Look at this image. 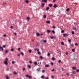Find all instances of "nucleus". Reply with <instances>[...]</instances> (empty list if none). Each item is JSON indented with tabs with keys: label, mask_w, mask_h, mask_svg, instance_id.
I'll return each instance as SVG.
<instances>
[{
	"label": "nucleus",
	"mask_w": 79,
	"mask_h": 79,
	"mask_svg": "<svg viewBox=\"0 0 79 79\" xmlns=\"http://www.w3.org/2000/svg\"><path fill=\"white\" fill-rule=\"evenodd\" d=\"M45 67H48L50 66V65L48 64H46L45 65Z\"/></svg>",
	"instance_id": "20"
},
{
	"label": "nucleus",
	"mask_w": 79,
	"mask_h": 79,
	"mask_svg": "<svg viewBox=\"0 0 79 79\" xmlns=\"http://www.w3.org/2000/svg\"><path fill=\"white\" fill-rule=\"evenodd\" d=\"M42 72L43 73H45V70H42Z\"/></svg>",
	"instance_id": "24"
},
{
	"label": "nucleus",
	"mask_w": 79,
	"mask_h": 79,
	"mask_svg": "<svg viewBox=\"0 0 79 79\" xmlns=\"http://www.w3.org/2000/svg\"><path fill=\"white\" fill-rule=\"evenodd\" d=\"M61 45H64V42H61Z\"/></svg>",
	"instance_id": "35"
},
{
	"label": "nucleus",
	"mask_w": 79,
	"mask_h": 79,
	"mask_svg": "<svg viewBox=\"0 0 79 79\" xmlns=\"http://www.w3.org/2000/svg\"><path fill=\"white\" fill-rule=\"evenodd\" d=\"M21 50V48H19L18 49V51H20V50Z\"/></svg>",
	"instance_id": "49"
},
{
	"label": "nucleus",
	"mask_w": 79,
	"mask_h": 79,
	"mask_svg": "<svg viewBox=\"0 0 79 79\" xmlns=\"http://www.w3.org/2000/svg\"><path fill=\"white\" fill-rule=\"evenodd\" d=\"M43 42H44V43H46V42H47V40H44Z\"/></svg>",
	"instance_id": "28"
},
{
	"label": "nucleus",
	"mask_w": 79,
	"mask_h": 79,
	"mask_svg": "<svg viewBox=\"0 0 79 79\" xmlns=\"http://www.w3.org/2000/svg\"><path fill=\"white\" fill-rule=\"evenodd\" d=\"M34 64H35V65H37V62H35L34 63Z\"/></svg>",
	"instance_id": "18"
},
{
	"label": "nucleus",
	"mask_w": 79,
	"mask_h": 79,
	"mask_svg": "<svg viewBox=\"0 0 79 79\" xmlns=\"http://www.w3.org/2000/svg\"><path fill=\"white\" fill-rule=\"evenodd\" d=\"M61 33H63V32H64V30H62L61 31Z\"/></svg>",
	"instance_id": "46"
},
{
	"label": "nucleus",
	"mask_w": 79,
	"mask_h": 79,
	"mask_svg": "<svg viewBox=\"0 0 79 79\" xmlns=\"http://www.w3.org/2000/svg\"><path fill=\"white\" fill-rule=\"evenodd\" d=\"M69 9L68 8L67 9H66V11H69Z\"/></svg>",
	"instance_id": "27"
},
{
	"label": "nucleus",
	"mask_w": 79,
	"mask_h": 79,
	"mask_svg": "<svg viewBox=\"0 0 79 79\" xmlns=\"http://www.w3.org/2000/svg\"><path fill=\"white\" fill-rule=\"evenodd\" d=\"M46 15H44V18H46Z\"/></svg>",
	"instance_id": "26"
},
{
	"label": "nucleus",
	"mask_w": 79,
	"mask_h": 79,
	"mask_svg": "<svg viewBox=\"0 0 79 79\" xmlns=\"http://www.w3.org/2000/svg\"><path fill=\"white\" fill-rule=\"evenodd\" d=\"M29 63H30V64H31V63H32V61H29Z\"/></svg>",
	"instance_id": "63"
},
{
	"label": "nucleus",
	"mask_w": 79,
	"mask_h": 79,
	"mask_svg": "<svg viewBox=\"0 0 79 79\" xmlns=\"http://www.w3.org/2000/svg\"><path fill=\"white\" fill-rule=\"evenodd\" d=\"M50 38L52 39H54V37L52 36H50Z\"/></svg>",
	"instance_id": "21"
},
{
	"label": "nucleus",
	"mask_w": 79,
	"mask_h": 79,
	"mask_svg": "<svg viewBox=\"0 0 79 79\" xmlns=\"http://www.w3.org/2000/svg\"><path fill=\"white\" fill-rule=\"evenodd\" d=\"M52 60H55V58L54 57H52Z\"/></svg>",
	"instance_id": "37"
},
{
	"label": "nucleus",
	"mask_w": 79,
	"mask_h": 79,
	"mask_svg": "<svg viewBox=\"0 0 79 79\" xmlns=\"http://www.w3.org/2000/svg\"><path fill=\"white\" fill-rule=\"evenodd\" d=\"M14 74H17V73L16 72H14Z\"/></svg>",
	"instance_id": "45"
},
{
	"label": "nucleus",
	"mask_w": 79,
	"mask_h": 79,
	"mask_svg": "<svg viewBox=\"0 0 79 79\" xmlns=\"http://www.w3.org/2000/svg\"><path fill=\"white\" fill-rule=\"evenodd\" d=\"M21 55H22V56H23V55H24V54L22 52H21Z\"/></svg>",
	"instance_id": "38"
},
{
	"label": "nucleus",
	"mask_w": 79,
	"mask_h": 79,
	"mask_svg": "<svg viewBox=\"0 0 79 79\" xmlns=\"http://www.w3.org/2000/svg\"><path fill=\"white\" fill-rule=\"evenodd\" d=\"M27 67H28L29 69H30V68H31V66L30 65H28L27 66Z\"/></svg>",
	"instance_id": "19"
},
{
	"label": "nucleus",
	"mask_w": 79,
	"mask_h": 79,
	"mask_svg": "<svg viewBox=\"0 0 79 79\" xmlns=\"http://www.w3.org/2000/svg\"><path fill=\"white\" fill-rule=\"evenodd\" d=\"M68 41L69 42H71V41L69 39L68 40Z\"/></svg>",
	"instance_id": "31"
},
{
	"label": "nucleus",
	"mask_w": 79,
	"mask_h": 79,
	"mask_svg": "<svg viewBox=\"0 0 79 79\" xmlns=\"http://www.w3.org/2000/svg\"><path fill=\"white\" fill-rule=\"evenodd\" d=\"M41 78L42 79H44V76H41Z\"/></svg>",
	"instance_id": "34"
},
{
	"label": "nucleus",
	"mask_w": 79,
	"mask_h": 79,
	"mask_svg": "<svg viewBox=\"0 0 79 79\" xmlns=\"http://www.w3.org/2000/svg\"><path fill=\"white\" fill-rule=\"evenodd\" d=\"M27 20L28 21H29L30 20V18L29 17H27Z\"/></svg>",
	"instance_id": "3"
},
{
	"label": "nucleus",
	"mask_w": 79,
	"mask_h": 79,
	"mask_svg": "<svg viewBox=\"0 0 79 79\" xmlns=\"http://www.w3.org/2000/svg\"><path fill=\"white\" fill-rule=\"evenodd\" d=\"M49 6L50 7H52V4H50L49 5Z\"/></svg>",
	"instance_id": "15"
},
{
	"label": "nucleus",
	"mask_w": 79,
	"mask_h": 79,
	"mask_svg": "<svg viewBox=\"0 0 79 79\" xmlns=\"http://www.w3.org/2000/svg\"><path fill=\"white\" fill-rule=\"evenodd\" d=\"M3 36L4 37H5L6 36V34H4L3 35Z\"/></svg>",
	"instance_id": "29"
},
{
	"label": "nucleus",
	"mask_w": 79,
	"mask_h": 79,
	"mask_svg": "<svg viewBox=\"0 0 79 79\" xmlns=\"http://www.w3.org/2000/svg\"><path fill=\"white\" fill-rule=\"evenodd\" d=\"M51 64L52 65H53V62H51Z\"/></svg>",
	"instance_id": "57"
},
{
	"label": "nucleus",
	"mask_w": 79,
	"mask_h": 79,
	"mask_svg": "<svg viewBox=\"0 0 79 79\" xmlns=\"http://www.w3.org/2000/svg\"><path fill=\"white\" fill-rule=\"evenodd\" d=\"M57 7H58V6H57L56 5L54 4V8H56Z\"/></svg>",
	"instance_id": "4"
},
{
	"label": "nucleus",
	"mask_w": 79,
	"mask_h": 79,
	"mask_svg": "<svg viewBox=\"0 0 79 79\" xmlns=\"http://www.w3.org/2000/svg\"><path fill=\"white\" fill-rule=\"evenodd\" d=\"M28 77L30 79H31V78H32V77L31 76H29Z\"/></svg>",
	"instance_id": "42"
},
{
	"label": "nucleus",
	"mask_w": 79,
	"mask_h": 79,
	"mask_svg": "<svg viewBox=\"0 0 79 79\" xmlns=\"http://www.w3.org/2000/svg\"><path fill=\"white\" fill-rule=\"evenodd\" d=\"M46 23H48V24H50V22L49 21H47Z\"/></svg>",
	"instance_id": "17"
},
{
	"label": "nucleus",
	"mask_w": 79,
	"mask_h": 79,
	"mask_svg": "<svg viewBox=\"0 0 79 79\" xmlns=\"http://www.w3.org/2000/svg\"><path fill=\"white\" fill-rule=\"evenodd\" d=\"M69 35V34H67L66 33H65L63 34V35H64V37H66V36H68Z\"/></svg>",
	"instance_id": "1"
},
{
	"label": "nucleus",
	"mask_w": 79,
	"mask_h": 79,
	"mask_svg": "<svg viewBox=\"0 0 79 79\" xmlns=\"http://www.w3.org/2000/svg\"><path fill=\"white\" fill-rule=\"evenodd\" d=\"M4 63L6 65H7V64H8V62H7L6 60L4 61Z\"/></svg>",
	"instance_id": "2"
},
{
	"label": "nucleus",
	"mask_w": 79,
	"mask_h": 79,
	"mask_svg": "<svg viewBox=\"0 0 79 79\" xmlns=\"http://www.w3.org/2000/svg\"><path fill=\"white\" fill-rule=\"evenodd\" d=\"M72 69H73V70H75L76 69V67H72Z\"/></svg>",
	"instance_id": "10"
},
{
	"label": "nucleus",
	"mask_w": 79,
	"mask_h": 79,
	"mask_svg": "<svg viewBox=\"0 0 79 79\" xmlns=\"http://www.w3.org/2000/svg\"><path fill=\"white\" fill-rule=\"evenodd\" d=\"M12 64H14V63H15V62H14V61H12Z\"/></svg>",
	"instance_id": "51"
},
{
	"label": "nucleus",
	"mask_w": 79,
	"mask_h": 79,
	"mask_svg": "<svg viewBox=\"0 0 79 79\" xmlns=\"http://www.w3.org/2000/svg\"><path fill=\"white\" fill-rule=\"evenodd\" d=\"M52 32H53V33H55V31H52Z\"/></svg>",
	"instance_id": "47"
},
{
	"label": "nucleus",
	"mask_w": 79,
	"mask_h": 79,
	"mask_svg": "<svg viewBox=\"0 0 79 79\" xmlns=\"http://www.w3.org/2000/svg\"><path fill=\"white\" fill-rule=\"evenodd\" d=\"M46 79H48V77H46Z\"/></svg>",
	"instance_id": "64"
},
{
	"label": "nucleus",
	"mask_w": 79,
	"mask_h": 79,
	"mask_svg": "<svg viewBox=\"0 0 79 79\" xmlns=\"http://www.w3.org/2000/svg\"><path fill=\"white\" fill-rule=\"evenodd\" d=\"M75 45H76V46L78 45V44L77 43L75 44Z\"/></svg>",
	"instance_id": "53"
},
{
	"label": "nucleus",
	"mask_w": 79,
	"mask_h": 79,
	"mask_svg": "<svg viewBox=\"0 0 79 79\" xmlns=\"http://www.w3.org/2000/svg\"><path fill=\"white\" fill-rule=\"evenodd\" d=\"M35 51H36V50H37V51L38 52H39V49H37V48H36L35 49Z\"/></svg>",
	"instance_id": "6"
},
{
	"label": "nucleus",
	"mask_w": 79,
	"mask_h": 79,
	"mask_svg": "<svg viewBox=\"0 0 79 79\" xmlns=\"http://www.w3.org/2000/svg\"><path fill=\"white\" fill-rule=\"evenodd\" d=\"M40 58L41 59V60H42L43 59V57L42 56H40Z\"/></svg>",
	"instance_id": "36"
},
{
	"label": "nucleus",
	"mask_w": 79,
	"mask_h": 79,
	"mask_svg": "<svg viewBox=\"0 0 79 79\" xmlns=\"http://www.w3.org/2000/svg\"><path fill=\"white\" fill-rule=\"evenodd\" d=\"M3 47H4V48H5V46L3 45Z\"/></svg>",
	"instance_id": "61"
},
{
	"label": "nucleus",
	"mask_w": 79,
	"mask_h": 79,
	"mask_svg": "<svg viewBox=\"0 0 79 79\" xmlns=\"http://www.w3.org/2000/svg\"><path fill=\"white\" fill-rule=\"evenodd\" d=\"M52 71L53 72V71H55V69H53L52 70Z\"/></svg>",
	"instance_id": "52"
},
{
	"label": "nucleus",
	"mask_w": 79,
	"mask_h": 79,
	"mask_svg": "<svg viewBox=\"0 0 79 79\" xmlns=\"http://www.w3.org/2000/svg\"><path fill=\"white\" fill-rule=\"evenodd\" d=\"M75 51V49H72V52H74Z\"/></svg>",
	"instance_id": "32"
},
{
	"label": "nucleus",
	"mask_w": 79,
	"mask_h": 79,
	"mask_svg": "<svg viewBox=\"0 0 79 79\" xmlns=\"http://www.w3.org/2000/svg\"><path fill=\"white\" fill-rule=\"evenodd\" d=\"M5 77L6 78V79H9V77H8V75H6L5 76Z\"/></svg>",
	"instance_id": "8"
},
{
	"label": "nucleus",
	"mask_w": 79,
	"mask_h": 79,
	"mask_svg": "<svg viewBox=\"0 0 79 79\" xmlns=\"http://www.w3.org/2000/svg\"><path fill=\"white\" fill-rule=\"evenodd\" d=\"M42 2H47V0H42Z\"/></svg>",
	"instance_id": "9"
},
{
	"label": "nucleus",
	"mask_w": 79,
	"mask_h": 79,
	"mask_svg": "<svg viewBox=\"0 0 79 79\" xmlns=\"http://www.w3.org/2000/svg\"><path fill=\"white\" fill-rule=\"evenodd\" d=\"M58 63H61V60H59L58 61Z\"/></svg>",
	"instance_id": "54"
},
{
	"label": "nucleus",
	"mask_w": 79,
	"mask_h": 79,
	"mask_svg": "<svg viewBox=\"0 0 79 79\" xmlns=\"http://www.w3.org/2000/svg\"><path fill=\"white\" fill-rule=\"evenodd\" d=\"M49 8H50L49 7H47L46 8V11H48V10H49Z\"/></svg>",
	"instance_id": "12"
},
{
	"label": "nucleus",
	"mask_w": 79,
	"mask_h": 79,
	"mask_svg": "<svg viewBox=\"0 0 79 79\" xmlns=\"http://www.w3.org/2000/svg\"><path fill=\"white\" fill-rule=\"evenodd\" d=\"M36 35L37 36H39V35H40V34H39V33H36Z\"/></svg>",
	"instance_id": "11"
},
{
	"label": "nucleus",
	"mask_w": 79,
	"mask_h": 79,
	"mask_svg": "<svg viewBox=\"0 0 79 79\" xmlns=\"http://www.w3.org/2000/svg\"><path fill=\"white\" fill-rule=\"evenodd\" d=\"M51 77L52 79H54V77H53V76L52 75L51 76Z\"/></svg>",
	"instance_id": "44"
},
{
	"label": "nucleus",
	"mask_w": 79,
	"mask_h": 79,
	"mask_svg": "<svg viewBox=\"0 0 79 79\" xmlns=\"http://www.w3.org/2000/svg\"><path fill=\"white\" fill-rule=\"evenodd\" d=\"M44 6V4L43 3V4H42L41 7H43V6Z\"/></svg>",
	"instance_id": "39"
},
{
	"label": "nucleus",
	"mask_w": 79,
	"mask_h": 79,
	"mask_svg": "<svg viewBox=\"0 0 79 79\" xmlns=\"http://www.w3.org/2000/svg\"><path fill=\"white\" fill-rule=\"evenodd\" d=\"M52 27H53V28H55V26H52Z\"/></svg>",
	"instance_id": "58"
},
{
	"label": "nucleus",
	"mask_w": 79,
	"mask_h": 79,
	"mask_svg": "<svg viewBox=\"0 0 79 79\" xmlns=\"http://www.w3.org/2000/svg\"><path fill=\"white\" fill-rule=\"evenodd\" d=\"M73 30H77V29H76V27H73Z\"/></svg>",
	"instance_id": "13"
},
{
	"label": "nucleus",
	"mask_w": 79,
	"mask_h": 79,
	"mask_svg": "<svg viewBox=\"0 0 79 79\" xmlns=\"http://www.w3.org/2000/svg\"><path fill=\"white\" fill-rule=\"evenodd\" d=\"M37 54L38 55H40V54H41V53L39 51L38 52Z\"/></svg>",
	"instance_id": "22"
},
{
	"label": "nucleus",
	"mask_w": 79,
	"mask_h": 79,
	"mask_svg": "<svg viewBox=\"0 0 79 79\" xmlns=\"http://www.w3.org/2000/svg\"><path fill=\"white\" fill-rule=\"evenodd\" d=\"M36 71H37L38 72H39V71H40V68H38L36 70Z\"/></svg>",
	"instance_id": "7"
},
{
	"label": "nucleus",
	"mask_w": 79,
	"mask_h": 79,
	"mask_svg": "<svg viewBox=\"0 0 79 79\" xmlns=\"http://www.w3.org/2000/svg\"><path fill=\"white\" fill-rule=\"evenodd\" d=\"M31 52H32V51H31V50H30L29 51V53H31Z\"/></svg>",
	"instance_id": "41"
},
{
	"label": "nucleus",
	"mask_w": 79,
	"mask_h": 79,
	"mask_svg": "<svg viewBox=\"0 0 79 79\" xmlns=\"http://www.w3.org/2000/svg\"><path fill=\"white\" fill-rule=\"evenodd\" d=\"M72 34H74V31H72Z\"/></svg>",
	"instance_id": "43"
},
{
	"label": "nucleus",
	"mask_w": 79,
	"mask_h": 79,
	"mask_svg": "<svg viewBox=\"0 0 79 79\" xmlns=\"http://www.w3.org/2000/svg\"><path fill=\"white\" fill-rule=\"evenodd\" d=\"M26 3H29V1L28 0H26L25 1Z\"/></svg>",
	"instance_id": "25"
},
{
	"label": "nucleus",
	"mask_w": 79,
	"mask_h": 79,
	"mask_svg": "<svg viewBox=\"0 0 79 79\" xmlns=\"http://www.w3.org/2000/svg\"><path fill=\"white\" fill-rule=\"evenodd\" d=\"M47 32L48 33H50V31L49 30H47Z\"/></svg>",
	"instance_id": "14"
},
{
	"label": "nucleus",
	"mask_w": 79,
	"mask_h": 79,
	"mask_svg": "<svg viewBox=\"0 0 79 79\" xmlns=\"http://www.w3.org/2000/svg\"><path fill=\"white\" fill-rule=\"evenodd\" d=\"M71 47H74V44H71Z\"/></svg>",
	"instance_id": "30"
},
{
	"label": "nucleus",
	"mask_w": 79,
	"mask_h": 79,
	"mask_svg": "<svg viewBox=\"0 0 79 79\" xmlns=\"http://www.w3.org/2000/svg\"><path fill=\"white\" fill-rule=\"evenodd\" d=\"M72 73H73V74H76V72L74 71H73L72 72Z\"/></svg>",
	"instance_id": "23"
},
{
	"label": "nucleus",
	"mask_w": 79,
	"mask_h": 79,
	"mask_svg": "<svg viewBox=\"0 0 79 79\" xmlns=\"http://www.w3.org/2000/svg\"><path fill=\"white\" fill-rule=\"evenodd\" d=\"M29 75H26V77H29Z\"/></svg>",
	"instance_id": "48"
},
{
	"label": "nucleus",
	"mask_w": 79,
	"mask_h": 79,
	"mask_svg": "<svg viewBox=\"0 0 79 79\" xmlns=\"http://www.w3.org/2000/svg\"><path fill=\"white\" fill-rule=\"evenodd\" d=\"M62 71H64V69H63V68L62 69Z\"/></svg>",
	"instance_id": "56"
},
{
	"label": "nucleus",
	"mask_w": 79,
	"mask_h": 79,
	"mask_svg": "<svg viewBox=\"0 0 79 79\" xmlns=\"http://www.w3.org/2000/svg\"><path fill=\"white\" fill-rule=\"evenodd\" d=\"M50 53H48V56H50Z\"/></svg>",
	"instance_id": "50"
},
{
	"label": "nucleus",
	"mask_w": 79,
	"mask_h": 79,
	"mask_svg": "<svg viewBox=\"0 0 79 79\" xmlns=\"http://www.w3.org/2000/svg\"><path fill=\"white\" fill-rule=\"evenodd\" d=\"M26 70V69L25 68H23V71H25Z\"/></svg>",
	"instance_id": "33"
},
{
	"label": "nucleus",
	"mask_w": 79,
	"mask_h": 79,
	"mask_svg": "<svg viewBox=\"0 0 79 79\" xmlns=\"http://www.w3.org/2000/svg\"><path fill=\"white\" fill-rule=\"evenodd\" d=\"M56 2V0H53V2Z\"/></svg>",
	"instance_id": "62"
},
{
	"label": "nucleus",
	"mask_w": 79,
	"mask_h": 79,
	"mask_svg": "<svg viewBox=\"0 0 79 79\" xmlns=\"http://www.w3.org/2000/svg\"><path fill=\"white\" fill-rule=\"evenodd\" d=\"M1 50L2 51V52H3V48L2 47H0V50Z\"/></svg>",
	"instance_id": "5"
},
{
	"label": "nucleus",
	"mask_w": 79,
	"mask_h": 79,
	"mask_svg": "<svg viewBox=\"0 0 79 79\" xmlns=\"http://www.w3.org/2000/svg\"><path fill=\"white\" fill-rule=\"evenodd\" d=\"M11 52H13V51H14V49H13L12 48L11 49Z\"/></svg>",
	"instance_id": "40"
},
{
	"label": "nucleus",
	"mask_w": 79,
	"mask_h": 79,
	"mask_svg": "<svg viewBox=\"0 0 79 79\" xmlns=\"http://www.w3.org/2000/svg\"><path fill=\"white\" fill-rule=\"evenodd\" d=\"M5 53H8V50H6L5 51Z\"/></svg>",
	"instance_id": "16"
},
{
	"label": "nucleus",
	"mask_w": 79,
	"mask_h": 79,
	"mask_svg": "<svg viewBox=\"0 0 79 79\" xmlns=\"http://www.w3.org/2000/svg\"><path fill=\"white\" fill-rule=\"evenodd\" d=\"M17 56H20V54H19Z\"/></svg>",
	"instance_id": "60"
},
{
	"label": "nucleus",
	"mask_w": 79,
	"mask_h": 79,
	"mask_svg": "<svg viewBox=\"0 0 79 79\" xmlns=\"http://www.w3.org/2000/svg\"><path fill=\"white\" fill-rule=\"evenodd\" d=\"M77 72H79V69H77L76 70Z\"/></svg>",
	"instance_id": "55"
},
{
	"label": "nucleus",
	"mask_w": 79,
	"mask_h": 79,
	"mask_svg": "<svg viewBox=\"0 0 79 79\" xmlns=\"http://www.w3.org/2000/svg\"><path fill=\"white\" fill-rule=\"evenodd\" d=\"M67 76H69V74L67 73H66Z\"/></svg>",
	"instance_id": "59"
}]
</instances>
